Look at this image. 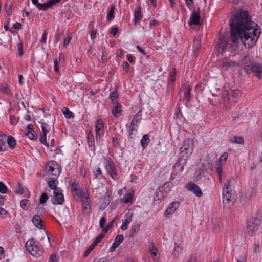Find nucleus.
<instances>
[{
    "label": "nucleus",
    "instance_id": "1",
    "mask_svg": "<svg viewBox=\"0 0 262 262\" xmlns=\"http://www.w3.org/2000/svg\"><path fill=\"white\" fill-rule=\"evenodd\" d=\"M230 40L228 38H220L217 42L219 52L226 50L232 52L242 42L246 48L252 47L257 42L261 33L260 28L251 21L246 11L239 10L233 14L229 21Z\"/></svg>",
    "mask_w": 262,
    "mask_h": 262
},
{
    "label": "nucleus",
    "instance_id": "2",
    "mask_svg": "<svg viewBox=\"0 0 262 262\" xmlns=\"http://www.w3.org/2000/svg\"><path fill=\"white\" fill-rule=\"evenodd\" d=\"M194 148L193 140L191 139H187L183 142V145L180 149V164L184 166L186 164L187 158L192 154Z\"/></svg>",
    "mask_w": 262,
    "mask_h": 262
},
{
    "label": "nucleus",
    "instance_id": "3",
    "mask_svg": "<svg viewBox=\"0 0 262 262\" xmlns=\"http://www.w3.org/2000/svg\"><path fill=\"white\" fill-rule=\"evenodd\" d=\"M231 180H227L223 188V203L225 206H230L233 204L235 197L234 191L230 187Z\"/></svg>",
    "mask_w": 262,
    "mask_h": 262
},
{
    "label": "nucleus",
    "instance_id": "4",
    "mask_svg": "<svg viewBox=\"0 0 262 262\" xmlns=\"http://www.w3.org/2000/svg\"><path fill=\"white\" fill-rule=\"evenodd\" d=\"M25 247L31 255L36 257L40 256L43 253L42 247L39 242L35 241L34 238L28 240L26 243Z\"/></svg>",
    "mask_w": 262,
    "mask_h": 262
},
{
    "label": "nucleus",
    "instance_id": "5",
    "mask_svg": "<svg viewBox=\"0 0 262 262\" xmlns=\"http://www.w3.org/2000/svg\"><path fill=\"white\" fill-rule=\"evenodd\" d=\"M47 167L48 168L47 178H53L54 180L57 179L58 176L61 172V167L56 162H52L48 164Z\"/></svg>",
    "mask_w": 262,
    "mask_h": 262
},
{
    "label": "nucleus",
    "instance_id": "6",
    "mask_svg": "<svg viewBox=\"0 0 262 262\" xmlns=\"http://www.w3.org/2000/svg\"><path fill=\"white\" fill-rule=\"evenodd\" d=\"M260 220V215L257 214L254 219L247 223V230L249 236L252 235L254 232L258 230Z\"/></svg>",
    "mask_w": 262,
    "mask_h": 262
},
{
    "label": "nucleus",
    "instance_id": "7",
    "mask_svg": "<svg viewBox=\"0 0 262 262\" xmlns=\"http://www.w3.org/2000/svg\"><path fill=\"white\" fill-rule=\"evenodd\" d=\"M42 135L39 138L40 142L47 147H49V143L47 142V134L50 130V126L45 122L41 124Z\"/></svg>",
    "mask_w": 262,
    "mask_h": 262
},
{
    "label": "nucleus",
    "instance_id": "8",
    "mask_svg": "<svg viewBox=\"0 0 262 262\" xmlns=\"http://www.w3.org/2000/svg\"><path fill=\"white\" fill-rule=\"evenodd\" d=\"M53 196L52 202L54 204H62L64 201L63 195L61 189H55L53 191Z\"/></svg>",
    "mask_w": 262,
    "mask_h": 262
},
{
    "label": "nucleus",
    "instance_id": "9",
    "mask_svg": "<svg viewBox=\"0 0 262 262\" xmlns=\"http://www.w3.org/2000/svg\"><path fill=\"white\" fill-rule=\"evenodd\" d=\"M200 16L199 9V8H198L197 10L194 9L193 10V11L191 16H190L188 24L190 26H192L193 25H200Z\"/></svg>",
    "mask_w": 262,
    "mask_h": 262
},
{
    "label": "nucleus",
    "instance_id": "10",
    "mask_svg": "<svg viewBox=\"0 0 262 262\" xmlns=\"http://www.w3.org/2000/svg\"><path fill=\"white\" fill-rule=\"evenodd\" d=\"M222 67L224 70H228L229 69H232L235 67H238L240 64L239 62H237L234 61H232L229 59L224 60L222 61Z\"/></svg>",
    "mask_w": 262,
    "mask_h": 262
},
{
    "label": "nucleus",
    "instance_id": "11",
    "mask_svg": "<svg viewBox=\"0 0 262 262\" xmlns=\"http://www.w3.org/2000/svg\"><path fill=\"white\" fill-rule=\"evenodd\" d=\"M104 164L106 169L108 171L112 178L114 179V176L117 175V170L115 169L113 163L110 159H105Z\"/></svg>",
    "mask_w": 262,
    "mask_h": 262
},
{
    "label": "nucleus",
    "instance_id": "12",
    "mask_svg": "<svg viewBox=\"0 0 262 262\" xmlns=\"http://www.w3.org/2000/svg\"><path fill=\"white\" fill-rule=\"evenodd\" d=\"M186 188L189 191L193 192L198 197L202 195V192L200 187L194 183H189L187 185Z\"/></svg>",
    "mask_w": 262,
    "mask_h": 262
},
{
    "label": "nucleus",
    "instance_id": "13",
    "mask_svg": "<svg viewBox=\"0 0 262 262\" xmlns=\"http://www.w3.org/2000/svg\"><path fill=\"white\" fill-rule=\"evenodd\" d=\"M179 206V203L178 202H173L170 203L165 212V215L168 217L169 215L173 213L178 209Z\"/></svg>",
    "mask_w": 262,
    "mask_h": 262
},
{
    "label": "nucleus",
    "instance_id": "14",
    "mask_svg": "<svg viewBox=\"0 0 262 262\" xmlns=\"http://www.w3.org/2000/svg\"><path fill=\"white\" fill-rule=\"evenodd\" d=\"M33 129V125L29 124L27 126V130L26 135L31 140H36L37 138V135Z\"/></svg>",
    "mask_w": 262,
    "mask_h": 262
},
{
    "label": "nucleus",
    "instance_id": "15",
    "mask_svg": "<svg viewBox=\"0 0 262 262\" xmlns=\"http://www.w3.org/2000/svg\"><path fill=\"white\" fill-rule=\"evenodd\" d=\"M32 222L36 228L43 229V221L39 215H34L32 219Z\"/></svg>",
    "mask_w": 262,
    "mask_h": 262
},
{
    "label": "nucleus",
    "instance_id": "16",
    "mask_svg": "<svg viewBox=\"0 0 262 262\" xmlns=\"http://www.w3.org/2000/svg\"><path fill=\"white\" fill-rule=\"evenodd\" d=\"M124 236L123 235H118L115 238L114 242L110 248V251H114L119 245L123 241Z\"/></svg>",
    "mask_w": 262,
    "mask_h": 262
},
{
    "label": "nucleus",
    "instance_id": "17",
    "mask_svg": "<svg viewBox=\"0 0 262 262\" xmlns=\"http://www.w3.org/2000/svg\"><path fill=\"white\" fill-rule=\"evenodd\" d=\"M103 122L102 119H98L95 125V131L96 136H101L103 134Z\"/></svg>",
    "mask_w": 262,
    "mask_h": 262
},
{
    "label": "nucleus",
    "instance_id": "18",
    "mask_svg": "<svg viewBox=\"0 0 262 262\" xmlns=\"http://www.w3.org/2000/svg\"><path fill=\"white\" fill-rule=\"evenodd\" d=\"M133 218V213L128 212L125 214L124 221L123 222L121 226V229L125 230L127 229L128 224L132 222Z\"/></svg>",
    "mask_w": 262,
    "mask_h": 262
},
{
    "label": "nucleus",
    "instance_id": "19",
    "mask_svg": "<svg viewBox=\"0 0 262 262\" xmlns=\"http://www.w3.org/2000/svg\"><path fill=\"white\" fill-rule=\"evenodd\" d=\"M240 94V93L238 90H231L227 93V98H225L224 99V105L227 107V102L229 99V97H232L233 98H237L239 95Z\"/></svg>",
    "mask_w": 262,
    "mask_h": 262
},
{
    "label": "nucleus",
    "instance_id": "20",
    "mask_svg": "<svg viewBox=\"0 0 262 262\" xmlns=\"http://www.w3.org/2000/svg\"><path fill=\"white\" fill-rule=\"evenodd\" d=\"M87 140L89 147L91 148L92 151H94L95 150V141L93 134L91 132L88 133Z\"/></svg>",
    "mask_w": 262,
    "mask_h": 262
},
{
    "label": "nucleus",
    "instance_id": "21",
    "mask_svg": "<svg viewBox=\"0 0 262 262\" xmlns=\"http://www.w3.org/2000/svg\"><path fill=\"white\" fill-rule=\"evenodd\" d=\"M47 181L48 183V186L49 188L53 190V191L55 190V189H61L60 188L57 187V184H58L57 179H53V178H47Z\"/></svg>",
    "mask_w": 262,
    "mask_h": 262
},
{
    "label": "nucleus",
    "instance_id": "22",
    "mask_svg": "<svg viewBox=\"0 0 262 262\" xmlns=\"http://www.w3.org/2000/svg\"><path fill=\"white\" fill-rule=\"evenodd\" d=\"M61 0H50L47 3L42 4L41 10L45 11L47 9L51 8L54 5L59 3Z\"/></svg>",
    "mask_w": 262,
    "mask_h": 262
},
{
    "label": "nucleus",
    "instance_id": "23",
    "mask_svg": "<svg viewBox=\"0 0 262 262\" xmlns=\"http://www.w3.org/2000/svg\"><path fill=\"white\" fill-rule=\"evenodd\" d=\"M182 88L184 90V95L185 97L186 98L187 101H189L190 99V91L191 90V88L188 84H184Z\"/></svg>",
    "mask_w": 262,
    "mask_h": 262
},
{
    "label": "nucleus",
    "instance_id": "24",
    "mask_svg": "<svg viewBox=\"0 0 262 262\" xmlns=\"http://www.w3.org/2000/svg\"><path fill=\"white\" fill-rule=\"evenodd\" d=\"M140 227V224L139 223H136L135 225H134L130 230V232L129 234V237H134L137 232L139 231Z\"/></svg>",
    "mask_w": 262,
    "mask_h": 262
},
{
    "label": "nucleus",
    "instance_id": "25",
    "mask_svg": "<svg viewBox=\"0 0 262 262\" xmlns=\"http://www.w3.org/2000/svg\"><path fill=\"white\" fill-rule=\"evenodd\" d=\"M6 142L11 149H14L15 148L16 140L13 137L11 136H7Z\"/></svg>",
    "mask_w": 262,
    "mask_h": 262
},
{
    "label": "nucleus",
    "instance_id": "26",
    "mask_svg": "<svg viewBox=\"0 0 262 262\" xmlns=\"http://www.w3.org/2000/svg\"><path fill=\"white\" fill-rule=\"evenodd\" d=\"M134 18L135 23L139 21L141 18V10L140 6H138L136 8L134 12Z\"/></svg>",
    "mask_w": 262,
    "mask_h": 262
},
{
    "label": "nucleus",
    "instance_id": "27",
    "mask_svg": "<svg viewBox=\"0 0 262 262\" xmlns=\"http://www.w3.org/2000/svg\"><path fill=\"white\" fill-rule=\"evenodd\" d=\"M150 140L149 139V136L148 134H145L143 136L142 139L141 140V146L143 149H145L148 145Z\"/></svg>",
    "mask_w": 262,
    "mask_h": 262
},
{
    "label": "nucleus",
    "instance_id": "28",
    "mask_svg": "<svg viewBox=\"0 0 262 262\" xmlns=\"http://www.w3.org/2000/svg\"><path fill=\"white\" fill-rule=\"evenodd\" d=\"M149 250L150 252V254L152 257H155L157 255L158 250L157 248L155 247V245L153 242L149 243Z\"/></svg>",
    "mask_w": 262,
    "mask_h": 262
},
{
    "label": "nucleus",
    "instance_id": "29",
    "mask_svg": "<svg viewBox=\"0 0 262 262\" xmlns=\"http://www.w3.org/2000/svg\"><path fill=\"white\" fill-rule=\"evenodd\" d=\"M122 106L120 104L117 103L115 106L112 109V114L115 117H118L119 112H121Z\"/></svg>",
    "mask_w": 262,
    "mask_h": 262
},
{
    "label": "nucleus",
    "instance_id": "30",
    "mask_svg": "<svg viewBox=\"0 0 262 262\" xmlns=\"http://www.w3.org/2000/svg\"><path fill=\"white\" fill-rule=\"evenodd\" d=\"M142 119L141 111H139L136 115H134L133 120L130 123V125H134L135 122H139Z\"/></svg>",
    "mask_w": 262,
    "mask_h": 262
},
{
    "label": "nucleus",
    "instance_id": "31",
    "mask_svg": "<svg viewBox=\"0 0 262 262\" xmlns=\"http://www.w3.org/2000/svg\"><path fill=\"white\" fill-rule=\"evenodd\" d=\"M62 112L64 116L67 118H73L74 117V113L67 107H64L62 109Z\"/></svg>",
    "mask_w": 262,
    "mask_h": 262
},
{
    "label": "nucleus",
    "instance_id": "32",
    "mask_svg": "<svg viewBox=\"0 0 262 262\" xmlns=\"http://www.w3.org/2000/svg\"><path fill=\"white\" fill-rule=\"evenodd\" d=\"M231 142L235 144H243L244 140L242 137L234 136L231 138Z\"/></svg>",
    "mask_w": 262,
    "mask_h": 262
},
{
    "label": "nucleus",
    "instance_id": "33",
    "mask_svg": "<svg viewBox=\"0 0 262 262\" xmlns=\"http://www.w3.org/2000/svg\"><path fill=\"white\" fill-rule=\"evenodd\" d=\"M216 172L219 177V181L220 183H222V168L220 164H216L215 166Z\"/></svg>",
    "mask_w": 262,
    "mask_h": 262
},
{
    "label": "nucleus",
    "instance_id": "34",
    "mask_svg": "<svg viewBox=\"0 0 262 262\" xmlns=\"http://www.w3.org/2000/svg\"><path fill=\"white\" fill-rule=\"evenodd\" d=\"M114 12H115V7L113 5L111 6V9L109 11L107 15V19L110 21L113 20L114 18Z\"/></svg>",
    "mask_w": 262,
    "mask_h": 262
},
{
    "label": "nucleus",
    "instance_id": "35",
    "mask_svg": "<svg viewBox=\"0 0 262 262\" xmlns=\"http://www.w3.org/2000/svg\"><path fill=\"white\" fill-rule=\"evenodd\" d=\"M82 210L84 213H90L91 211V207L88 201H86L84 202V204L82 205Z\"/></svg>",
    "mask_w": 262,
    "mask_h": 262
},
{
    "label": "nucleus",
    "instance_id": "36",
    "mask_svg": "<svg viewBox=\"0 0 262 262\" xmlns=\"http://www.w3.org/2000/svg\"><path fill=\"white\" fill-rule=\"evenodd\" d=\"M29 200L23 199L20 201V206L25 210H27L29 208Z\"/></svg>",
    "mask_w": 262,
    "mask_h": 262
},
{
    "label": "nucleus",
    "instance_id": "37",
    "mask_svg": "<svg viewBox=\"0 0 262 262\" xmlns=\"http://www.w3.org/2000/svg\"><path fill=\"white\" fill-rule=\"evenodd\" d=\"M176 75H177V73H176V69L174 68H173L171 70L170 73V75H169V82H174L175 81Z\"/></svg>",
    "mask_w": 262,
    "mask_h": 262
},
{
    "label": "nucleus",
    "instance_id": "38",
    "mask_svg": "<svg viewBox=\"0 0 262 262\" xmlns=\"http://www.w3.org/2000/svg\"><path fill=\"white\" fill-rule=\"evenodd\" d=\"M228 154L227 152L223 153L220 157L218 162L216 164H220L221 165V163L224 162H226L228 158Z\"/></svg>",
    "mask_w": 262,
    "mask_h": 262
},
{
    "label": "nucleus",
    "instance_id": "39",
    "mask_svg": "<svg viewBox=\"0 0 262 262\" xmlns=\"http://www.w3.org/2000/svg\"><path fill=\"white\" fill-rule=\"evenodd\" d=\"M0 91L6 94H9L10 92L9 88L6 84L0 85Z\"/></svg>",
    "mask_w": 262,
    "mask_h": 262
},
{
    "label": "nucleus",
    "instance_id": "40",
    "mask_svg": "<svg viewBox=\"0 0 262 262\" xmlns=\"http://www.w3.org/2000/svg\"><path fill=\"white\" fill-rule=\"evenodd\" d=\"M102 174V171L100 167L97 168L95 170L93 171V174L94 179L98 178L99 176H101Z\"/></svg>",
    "mask_w": 262,
    "mask_h": 262
},
{
    "label": "nucleus",
    "instance_id": "41",
    "mask_svg": "<svg viewBox=\"0 0 262 262\" xmlns=\"http://www.w3.org/2000/svg\"><path fill=\"white\" fill-rule=\"evenodd\" d=\"M6 11L7 13V16H6V18L8 20H9V17L10 16V12L11 10L12 9V4L11 3H9L6 4V7H5Z\"/></svg>",
    "mask_w": 262,
    "mask_h": 262
},
{
    "label": "nucleus",
    "instance_id": "42",
    "mask_svg": "<svg viewBox=\"0 0 262 262\" xmlns=\"http://www.w3.org/2000/svg\"><path fill=\"white\" fill-rule=\"evenodd\" d=\"M7 140V136L5 134H0V146L4 147L5 145Z\"/></svg>",
    "mask_w": 262,
    "mask_h": 262
},
{
    "label": "nucleus",
    "instance_id": "43",
    "mask_svg": "<svg viewBox=\"0 0 262 262\" xmlns=\"http://www.w3.org/2000/svg\"><path fill=\"white\" fill-rule=\"evenodd\" d=\"M46 212V209L43 205L39 206L37 208V215H39L40 216Z\"/></svg>",
    "mask_w": 262,
    "mask_h": 262
},
{
    "label": "nucleus",
    "instance_id": "44",
    "mask_svg": "<svg viewBox=\"0 0 262 262\" xmlns=\"http://www.w3.org/2000/svg\"><path fill=\"white\" fill-rule=\"evenodd\" d=\"M133 195L130 193H127L123 196V202L125 203H127L130 202L132 200Z\"/></svg>",
    "mask_w": 262,
    "mask_h": 262
},
{
    "label": "nucleus",
    "instance_id": "45",
    "mask_svg": "<svg viewBox=\"0 0 262 262\" xmlns=\"http://www.w3.org/2000/svg\"><path fill=\"white\" fill-rule=\"evenodd\" d=\"M49 199V196L46 192L43 193L40 198V203L43 204L45 203Z\"/></svg>",
    "mask_w": 262,
    "mask_h": 262
},
{
    "label": "nucleus",
    "instance_id": "46",
    "mask_svg": "<svg viewBox=\"0 0 262 262\" xmlns=\"http://www.w3.org/2000/svg\"><path fill=\"white\" fill-rule=\"evenodd\" d=\"M104 236L102 234H100L99 235L97 236V237L93 241V245L96 246L101 241L103 238Z\"/></svg>",
    "mask_w": 262,
    "mask_h": 262
},
{
    "label": "nucleus",
    "instance_id": "47",
    "mask_svg": "<svg viewBox=\"0 0 262 262\" xmlns=\"http://www.w3.org/2000/svg\"><path fill=\"white\" fill-rule=\"evenodd\" d=\"M95 245H93L92 243L87 249V250L84 252L83 255L84 257H86L90 254V253L94 249L95 247Z\"/></svg>",
    "mask_w": 262,
    "mask_h": 262
},
{
    "label": "nucleus",
    "instance_id": "48",
    "mask_svg": "<svg viewBox=\"0 0 262 262\" xmlns=\"http://www.w3.org/2000/svg\"><path fill=\"white\" fill-rule=\"evenodd\" d=\"M110 99L112 102H114V100L116 99L118 97V93L117 91H114L112 92L110 95Z\"/></svg>",
    "mask_w": 262,
    "mask_h": 262
},
{
    "label": "nucleus",
    "instance_id": "49",
    "mask_svg": "<svg viewBox=\"0 0 262 262\" xmlns=\"http://www.w3.org/2000/svg\"><path fill=\"white\" fill-rule=\"evenodd\" d=\"M252 250L254 253L259 252V244L258 242H255L252 247Z\"/></svg>",
    "mask_w": 262,
    "mask_h": 262
},
{
    "label": "nucleus",
    "instance_id": "50",
    "mask_svg": "<svg viewBox=\"0 0 262 262\" xmlns=\"http://www.w3.org/2000/svg\"><path fill=\"white\" fill-rule=\"evenodd\" d=\"M201 46V42L199 38H195L193 42V48H195L196 50H199V49Z\"/></svg>",
    "mask_w": 262,
    "mask_h": 262
},
{
    "label": "nucleus",
    "instance_id": "51",
    "mask_svg": "<svg viewBox=\"0 0 262 262\" xmlns=\"http://www.w3.org/2000/svg\"><path fill=\"white\" fill-rule=\"evenodd\" d=\"M17 49L18 51V55L19 56H21L23 55V53H24L23 43L21 42H19V43H17Z\"/></svg>",
    "mask_w": 262,
    "mask_h": 262
},
{
    "label": "nucleus",
    "instance_id": "52",
    "mask_svg": "<svg viewBox=\"0 0 262 262\" xmlns=\"http://www.w3.org/2000/svg\"><path fill=\"white\" fill-rule=\"evenodd\" d=\"M182 252V249L179 246H176L174 247V249L173 252V254L176 256L179 255V254Z\"/></svg>",
    "mask_w": 262,
    "mask_h": 262
},
{
    "label": "nucleus",
    "instance_id": "53",
    "mask_svg": "<svg viewBox=\"0 0 262 262\" xmlns=\"http://www.w3.org/2000/svg\"><path fill=\"white\" fill-rule=\"evenodd\" d=\"M7 188L6 185L3 183L0 182V192L2 193H6Z\"/></svg>",
    "mask_w": 262,
    "mask_h": 262
},
{
    "label": "nucleus",
    "instance_id": "54",
    "mask_svg": "<svg viewBox=\"0 0 262 262\" xmlns=\"http://www.w3.org/2000/svg\"><path fill=\"white\" fill-rule=\"evenodd\" d=\"M8 212L4 208L0 207V215L3 217H6L8 216Z\"/></svg>",
    "mask_w": 262,
    "mask_h": 262
},
{
    "label": "nucleus",
    "instance_id": "55",
    "mask_svg": "<svg viewBox=\"0 0 262 262\" xmlns=\"http://www.w3.org/2000/svg\"><path fill=\"white\" fill-rule=\"evenodd\" d=\"M32 2L39 10H41L42 7L40 6H42V4L39 3L38 0H32Z\"/></svg>",
    "mask_w": 262,
    "mask_h": 262
},
{
    "label": "nucleus",
    "instance_id": "56",
    "mask_svg": "<svg viewBox=\"0 0 262 262\" xmlns=\"http://www.w3.org/2000/svg\"><path fill=\"white\" fill-rule=\"evenodd\" d=\"M106 224V219L104 217H102L100 220L99 226L101 228H103Z\"/></svg>",
    "mask_w": 262,
    "mask_h": 262
},
{
    "label": "nucleus",
    "instance_id": "57",
    "mask_svg": "<svg viewBox=\"0 0 262 262\" xmlns=\"http://www.w3.org/2000/svg\"><path fill=\"white\" fill-rule=\"evenodd\" d=\"M71 39V37L69 35H68L64 38V41H63L64 47H66L69 45Z\"/></svg>",
    "mask_w": 262,
    "mask_h": 262
},
{
    "label": "nucleus",
    "instance_id": "58",
    "mask_svg": "<svg viewBox=\"0 0 262 262\" xmlns=\"http://www.w3.org/2000/svg\"><path fill=\"white\" fill-rule=\"evenodd\" d=\"M237 262H246V255L245 254H242L237 259Z\"/></svg>",
    "mask_w": 262,
    "mask_h": 262
},
{
    "label": "nucleus",
    "instance_id": "59",
    "mask_svg": "<svg viewBox=\"0 0 262 262\" xmlns=\"http://www.w3.org/2000/svg\"><path fill=\"white\" fill-rule=\"evenodd\" d=\"M185 2H186V4L187 7L189 9H191L193 7V0H187V1H185Z\"/></svg>",
    "mask_w": 262,
    "mask_h": 262
},
{
    "label": "nucleus",
    "instance_id": "60",
    "mask_svg": "<svg viewBox=\"0 0 262 262\" xmlns=\"http://www.w3.org/2000/svg\"><path fill=\"white\" fill-rule=\"evenodd\" d=\"M71 189L73 191H77L79 189V186L78 184L73 183L71 186Z\"/></svg>",
    "mask_w": 262,
    "mask_h": 262
},
{
    "label": "nucleus",
    "instance_id": "61",
    "mask_svg": "<svg viewBox=\"0 0 262 262\" xmlns=\"http://www.w3.org/2000/svg\"><path fill=\"white\" fill-rule=\"evenodd\" d=\"M47 33L46 32H45L42 34V37H41V40L40 41V42L41 43H46V40H47Z\"/></svg>",
    "mask_w": 262,
    "mask_h": 262
},
{
    "label": "nucleus",
    "instance_id": "62",
    "mask_svg": "<svg viewBox=\"0 0 262 262\" xmlns=\"http://www.w3.org/2000/svg\"><path fill=\"white\" fill-rule=\"evenodd\" d=\"M118 32V28L116 27L112 28L110 31V33L111 34L113 35H115Z\"/></svg>",
    "mask_w": 262,
    "mask_h": 262
},
{
    "label": "nucleus",
    "instance_id": "63",
    "mask_svg": "<svg viewBox=\"0 0 262 262\" xmlns=\"http://www.w3.org/2000/svg\"><path fill=\"white\" fill-rule=\"evenodd\" d=\"M130 66L127 62H124L122 64V67L124 70H125L126 71H128V69L129 68Z\"/></svg>",
    "mask_w": 262,
    "mask_h": 262
},
{
    "label": "nucleus",
    "instance_id": "64",
    "mask_svg": "<svg viewBox=\"0 0 262 262\" xmlns=\"http://www.w3.org/2000/svg\"><path fill=\"white\" fill-rule=\"evenodd\" d=\"M57 257L55 255H51L50 258V262H57Z\"/></svg>",
    "mask_w": 262,
    "mask_h": 262
}]
</instances>
